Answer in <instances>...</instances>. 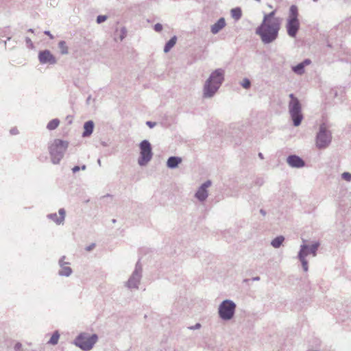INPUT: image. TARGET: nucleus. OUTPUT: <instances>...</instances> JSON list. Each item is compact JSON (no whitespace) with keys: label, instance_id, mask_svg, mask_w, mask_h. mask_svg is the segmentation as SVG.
<instances>
[{"label":"nucleus","instance_id":"a878e982","mask_svg":"<svg viewBox=\"0 0 351 351\" xmlns=\"http://www.w3.org/2000/svg\"><path fill=\"white\" fill-rule=\"evenodd\" d=\"M241 86L244 88L247 89V88H249L250 87L251 83H250V81L248 79L245 78V79L243 80V81L241 82Z\"/></svg>","mask_w":351,"mask_h":351},{"label":"nucleus","instance_id":"393cba45","mask_svg":"<svg viewBox=\"0 0 351 351\" xmlns=\"http://www.w3.org/2000/svg\"><path fill=\"white\" fill-rule=\"evenodd\" d=\"M211 32L215 34L219 32V20L217 21L211 27Z\"/></svg>","mask_w":351,"mask_h":351},{"label":"nucleus","instance_id":"f257e3e1","mask_svg":"<svg viewBox=\"0 0 351 351\" xmlns=\"http://www.w3.org/2000/svg\"><path fill=\"white\" fill-rule=\"evenodd\" d=\"M275 11L265 15L263 23L256 29V34L260 36L264 43L273 42L278 37L280 29L281 21L275 17Z\"/></svg>","mask_w":351,"mask_h":351},{"label":"nucleus","instance_id":"f704fd0d","mask_svg":"<svg viewBox=\"0 0 351 351\" xmlns=\"http://www.w3.org/2000/svg\"><path fill=\"white\" fill-rule=\"evenodd\" d=\"M146 124L150 128H154L156 125V123L148 121L146 122Z\"/></svg>","mask_w":351,"mask_h":351},{"label":"nucleus","instance_id":"aec40b11","mask_svg":"<svg viewBox=\"0 0 351 351\" xmlns=\"http://www.w3.org/2000/svg\"><path fill=\"white\" fill-rule=\"evenodd\" d=\"M285 241L283 236H278L271 241V245L274 248H279Z\"/></svg>","mask_w":351,"mask_h":351},{"label":"nucleus","instance_id":"6e6552de","mask_svg":"<svg viewBox=\"0 0 351 351\" xmlns=\"http://www.w3.org/2000/svg\"><path fill=\"white\" fill-rule=\"evenodd\" d=\"M291 101L289 105V113L295 126L299 125L302 120V114L301 113V106L298 99L294 97L293 94L289 95Z\"/></svg>","mask_w":351,"mask_h":351},{"label":"nucleus","instance_id":"dca6fc26","mask_svg":"<svg viewBox=\"0 0 351 351\" xmlns=\"http://www.w3.org/2000/svg\"><path fill=\"white\" fill-rule=\"evenodd\" d=\"M94 129V123L93 121H88L84 124L83 137H87L92 134Z\"/></svg>","mask_w":351,"mask_h":351},{"label":"nucleus","instance_id":"9d476101","mask_svg":"<svg viewBox=\"0 0 351 351\" xmlns=\"http://www.w3.org/2000/svg\"><path fill=\"white\" fill-rule=\"evenodd\" d=\"M237 305L231 300H225L221 302V319L231 320L235 314Z\"/></svg>","mask_w":351,"mask_h":351},{"label":"nucleus","instance_id":"c03bdc74","mask_svg":"<svg viewBox=\"0 0 351 351\" xmlns=\"http://www.w3.org/2000/svg\"><path fill=\"white\" fill-rule=\"evenodd\" d=\"M56 221V223H57L58 225H60L63 221H59V220H57V221Z\"/></svg>","mask_w":351,"mask_h":351},{"label":"nucleus","instance_id":"f03ea898","mask_svg":"<svg viewBox=\"0 0 351 351\" xmlns=\"http://www.w3.org/2000/svg\"><path fill=\"white\" fill-rule=\"evenodd\" d=\"M319 246L320 243L319 241H313L311 244H308L306 243V241L303 240V243L300 245L298 254V258L301 262L304 271H307L308 269V261L306 260L307 256L311 255L313 257H315Z\"/></svg>","mask_w":351,"mask_h":351},{"label":"nucleus","instance_id":"b1692460","mask_svg":"<svg viewBox=\"0 0 351 351\" xmlns=\"http://www.w3.org/2000/svg\"><path fill=\"white\" fill-rule=\"evenodd\" d=\"M292 69L295 73L301 75L304 73V64L300 63L298 65L293 66Z\"/></svg>","mask_w":351,"mask_h":351},{"label":"nucleus","instance_id":"ddd939ff","mask_svg":"<svg viewBox=\"0 0 351 351\" xmlns=\"http://www.w3.org/2000/svg\"><path fill=\"white\" fill-rule=\"evenodd\" d=\"M211 186V182L210 180H207L204 182L197 189V192L195 194V197L199 201L204 202L208 197V188Z\"/></svg>","mask_w":351,"mask_h":351},{"label":"nucleus","instance_id":"37998d69","mask_svg":"<svg viewBox=\"0 0 351 351\" xmlns=\"http://www.w3.org/2000/svg\"><path fill=\"white\" fill-rule=\"evenodd\" d=\"M252 280L253 281H259V280H260V277H259V276H255V277H253V278H252Z\"/></svg>","mask_w":351,"mask_h":351},{"label":"nucleus","instance_id":"7c9ffc66","mask_svg":"<svg viewBox=\"0 0 351 351\" xmlns=\"http://www.w3.org/2000/svg\"><path fill=\"white\" fill-rule=\"evenodd\" d=\"M121 35L120 36L121 40H122L127 34V30L125 27H122L121 29Z\"/></svg>","mask_w":351,"mask_h":351},{"label":"nucleus","instance_id":"4be33fe9","mask_svg":"<svg viewBox=\"0 0 351 351\" xmlns=\"http://www.w3.org/2000/svg\"><path fill=\"white\" fill-rule=\"evenodd\" d=\"M60 124V121L59 119H52L51 121H50L47 125V128L49 130H55L56 128H58V126Z\"/></svg>","mask_w":351,"mask_h":351},{"label":"nucleus","instance_id":"e433bc0d","mask_svg":"<svg viewBox=\"0 0 351 351\" xmlns=\"http://www.w3.org/2000/svg\"><path fill=\"white\" fill-rule=\"evenodd\" d=\"M25 41H26V43L27 44V45L31 46V47L33 46V43L29 38L27 37L25 38Z\"/></svg>","mask_w":351,"mask_h":351},{"label":"nucleus","instance_id":"49530a36","mask_svg":"<svg viewBox=\"0 0 351 351\" xmlns=\"http://www.w3.org/2000/svg\"><path fill=\"white\" fill-rule=\"evenodd\" d=\"M97 163L99 164V166H101V160L100 159L97 160Z\"/></svg>","mask_w":351,"mask_h":351},{"label":"nucleus","instance_id":"423d86ee","mask_svg":"<svg viewBox=\"0 0 351 351\" xmlns=\"http://www.w3.org/2000/svg\"><path fill=\"white\" fill-rule=\"evenodd\" d=\"M286 28L289 36L294 38L300 28L298 19V10L297 6L293 5L289 9V15L287 19Z\"/></svg>","mask_w":351,"mask_h":351},{"label":"nucleus","instance_id":"1a4fd4ad","mask_svg":"<svg viewBox=\"0 0 351 351\" xmlns=\"http://www.w3.org/2000/svg\"><path fill=\"white\" fill-rule=\"evenodd\" d=\"M143 268L139 261L135 265V269L130 276L125 286L129 289H138L142 278Z\"/></svg>","mask_w":351,"mask_h":351},{"label":"nucleus","instance_id":"8fccbe9b","mask_svg":"<svg viewBox=\"0 0 351 351\" xmlns=\"http://www.w3.org/2000/svg\"><path fill=\"white\" fill-rule=\"evenodd\" d=\"M90 101V97L87 99V101Z\"/></svg>","mask_w":351,"mask_h":351},{"label":"nucleus","instance_id":"4468645a","mask_svg":"<svg viewBox=\"0 0 351 351\" xmlns=\"http://www.w3.org/2000/svg\"><path fill=\"white\" fill-rule=\"evenodd\" d=\"M64 256H62L61 259L59 261V265L61 269L58 271V274L62 276H69L72 273V269L70 267L67 266L69 263L64 262L63 259Z\"/></svg>","mask_w":351,"mask_h":351},{"label":"nucleus","instance_id":"a18cd8bd","mask_svg":"<svg viewBox=\"0 0 351 351\" xmlns=\"http://www.w3.org/2000/svg\"><path fill=\"white\" fill-rule=\"evenodd\" d=\"M28 32H29L34 33V29H32V28H30V29H28Z\"/></svg>","mask_w":351,"mask_h":351},{"label":"nucleus","instance_id":"58836bf2","mask_svg":"<svg viewBox=\"0 0 351 351\" xmlns=\"http://www.w3.org/2000/svg\"><path fill=\"white\" fill-rule=\"evenodd\" d=\"M21 347H22L21 343H17L15 345V346H14V349H15L16 351H17V350H20L21 348Z\"/></svg>","mask_w":351,"mask_h":351},{"label":"nucleus","instance_id":"0eeeda50","mask_svg":"<svg viewBox=\"0 0 351 351\" xmlns=\"http://www.w3.org/2000/svg\"><path fill=\"white\" fill-rule=\"evenodd\" d=\"M140 156L138 159V164L141 166H145L152 160L153 152L152 145L147 140H143L140 143Z\"/></svg>","mask_w":351,"mask_h":351},{"label":"nucleus","instance_id":"2f4dec72","mask_svg":"<svg viewBox=\"0 0 351 351\" xmlns=\"http://www.w3.org/2000/svg\"><path fill=\"white\" fill-rule=\"evenodd\" d=\"M59 215L60 216V219H64L65 218V210L64 208H60L59 210Z\"/></svg>","mask_w":351,"mask_h":351},{"label":"nucleus","instance_id":"ea45409f","mask_svg":"<svg viewBox=\"0 0 351 351\" xmlns=\"http://www.w3.org/2000/svg\"><path fill=\"white\" fill-rule=\"evenodd\" d=\"M94 247H95V244H94V243H93V244H91V245H90L87 246V247H86V251H88V252H89V251L92 250L94 248Z\"/></svg>","mask_w":351,"mask_h":351},{"label":"nucleus","instance_id":"bb28decb","mask_svg":"<svg viewBox=\"0 0 351 351\" xmlns=\"http://www.w3.org/2000/svg\"><path fill=\"white\" fill-rule=\"evenodd\" d=\"M86 169V166L85 165H83L81 167H80L79 166H75L74 167L72 168V171L73 173L79 171L80 169L82 170H85Z\"/></svg>","mask_w":351,"mask_h":351},{"label":"nucleus","instance_id":"f3484780","mask_svg":"<svg viewBox=\"0 0 351 351\" xmlns=\"http://www.w3.org/2000/svg\"><path fill=\"white\" fill-rule=\"evenodd\" d=\"M182 162V158L178 156H171L167 161V166L170 169L176 168Z\"/></svg>","mask_w":351,"mask_h":351},{"label":"nucleus","instance_id":"c756f323","mask_svg":"<svg viewBox=\"0 0 351 351\" xmlns=\"http://www.w3.org/2000/svg\"><path fill=\"white\" fill-rule=\"evenodd\" d=\"M342 178L346 181H350L351 180V174L345 172L342 174Z\"/></svg>","mask_w":351,"mask_h":351},{"label":"nucleus","instance_id":"7ed1b4c3","mask_svg":"<svg viewBox=\"0 0 351 351\" xmlns=\"http://www.w3.org/2000/svg\"><path fill=\"white\" fill-rule=\"evenodd\" d=\"M69 143L60 139H56L49 146V153L53 164H58L64 156Z\"/></svg>","mask_w":351,"mask_h":351},{"label":"nucleus","instance_id":"4c0bfd02","mask_svg":"<svg viewBox=\"0 0 351 351\" xmlns=\"http://www.w3.org/2000/svg\"><path fill=\"white\" fill-rule=\"evenodd\" d=\"M301 63L304 64V66H305L309 65L311 63V61L309 59H306Z\"/></svg>","mask_w":351,"mask_h":351},{"label":"nucleus","instance_id":"a211bd4d","mask_svg":"<svg viewBox=\"0 0 351 351\" xmlns=\"http://www.w3.org/2000/svg\"><path fill=\"white\" fill-rule=\"evenodd\" d=\"M177 41V37L173 36L165 45L164 52L168 53L176 45Z\"/></svg>","mask_w":351,"mask_h":351},{"label":"nucleus","instance_id":"473e14b6","mask_svg":"<svg viewBox=\"0 0 351 351\" xmlns=\"http://www.w3.org/2000/svg\"><path fill=\"white\" fill-rule=\"evenodd\" d=\"M47 218L49 219H58V216L56 213H51L47 215Z\"/></svg>","mask_w":351,"mask_h":351},{"label":"nucleus","instance_id":"39448f33","mask_svg":"<svg viewBox=\"0 0 351 351\" xmlns=\"http://www.w3.org/2000/svg\"><path fill=\"white\" fill-rule=\"evenodd\" d=\"M96 334L90 335L86 332L80 333L74 340V344L84 351L90 350L97 341Z\"/></svg>","mask_w":351,"mask_h":351},{"label":"nucleus","instance_id":"c85d7f7f","mask_svg":"<svg viewBox=\"0 0 351 351\" xmlns=\"http://www.w3.org/2000/svg\"><path fill=\"white\" fill-rule=\"evenodd\" d=\"M162 24L160 23H156L154 26V29L156 32H160L162 30Z\"/></svg>","mask_w":351,"mask_h":351},{"label":"nucleus","instance_id":"20e7f679","mask_svg":"<svg viewBox=\"0 0 351 351\" xmlns=\"http://www.w3.org/2000/svg\"><path fill=\"white\" fill-rule=\"evenodd\" d=\"M219 88V69H215L206 81L204 86L203 97H212Z\"/></svg>","mask_w":351,"mask_h":351},{"label":"nucleus","instance_id":"79ce46f5","mask_svg":"<svg viewBox=\"0 0 351 351\" xmlns=\"http://www.w3.org/2000/svg\"><path fill=\"white\" fill-rule=\"evenodd\" d=\"M44 34L47 35V36H49L50 37V38H53L52 34L50 33L49 31H45Z\"/></svg>","mask_w":351,"mask_h":351},{"label":"nucleus","instance_id":"6ab92c4d","mask_svg":"<svg viewBox=\"0 0 351 351\" xmlns=\"http://www.w3.org/2000/svg\"><path fill=\"white\" fill-rule=\"evenodd\" d=\"M230 14L232 18L234 21H238L242 16V10L240 8H234L230 10Z\"/></svg>","mask_w":351,"mask_h":351},{"label":"nucleus","instance_id":"412c9836","mask_svg":"<svg viewBox=\"0 0 351 351\" xmlns=\"http://www.w3.org/2000/svg\"><path fill=\"white\" fill-rule=\"evenodd\" d=\"M60 338V334L58 330L55 331L50 339L48 341L47 343L51 345H56L58 343V340Z\"/></svg>","mask_w":351,"mask_h":351},{"label":"nucleus","instance_id":"c9c22d12","mask_svg":"<svg viewBox=\"0 0 351 351\" xmlns=\"http://www.w3.org/2000/svg\"><path fill=\"white\" fill-rule=\"evenodd\" d=\"M10 132L11 134L15 135V134H17L19 133V131H18L17 128H12L10 130Z\"/></svg>","mask_w":351,"mask_h":351},{"label":"nucleus","instance_id":"cd10ccee","mask_svg":"<svg viewBox=\"0 0 351 351\" xmlns=\"http://www.w3.org/2000/svg\"><path fill=\"white\" fill-rule=\"evenodd\" d=\"M107 19V16L106 15H99L97 17V23L100 24L104 22Z\"/></svg>","mask_w":351,"mask_h":351},{"label":"nucleus","instance_id":"2eb2a0df","mask_svg":"<svg viewBox=\"0 0 351 351\" xmlns=\"http://www.w3.org/2000/svg\"><path fill=\"white\" fill-rule=\"evenodd\" d=\"M288 164L292 167H302L304 166V162L299 156L295 155L290 156L287 158Z\"/></svg>","mask_w":351,"mask_h":351},{"label":"nucleus","instance_id":"9b49d317","mask_svg":"<svg viewBox=\"0 0 351 351\" xmlns=\"http://www.w3.org/2000/svg\"><path fill=\"white\" fill-rule=\"evenodd\" d=\"M38 58L40 63L42 64H55L57 63L56 57L48 49L40 51Z\"/></svg>","mask_w":351,"mask_h":351},{"label":"nucleus","instance_id":"a19ab883","mask_svg":"<svg viewBox=\"0 0 351 351\" xmlns=\"http://www.w3.org/2000/svg\"><path fill=\"white\" fill-rule=\"evenodd\" d=\"M226 26L225 19L223 18H221V29Z\"/></svg>","mask_w":351,"mask_h":351},{"label":"nucleus","instance_id":"f8f14e48","mask_svg":"<svg viewBox=\"0 0 351 351\" xmlns=\"http://www.w3.org/2000/svg\"><path fill=\"white\" fill-rule=\"evenodd\" d=\"M330 135L328 132L322 128L317 136L316 144L319 148H324L327 147L330 142Z\"/></svg>","mask_w":351,"mask_h":351},{"label":"nucleus","instance_id":"72a5a7b5","mask_svg":"<svg viewBox=\"0 0 351 351\" xmlns=\"http://www.w3.org/2000/svg\"><path fill=\"white\" fill-rule=\"evenodd\" d=\"M200 328H201V324L199 323H197L195 325L191 326L189 328L191 330H196V329H199Z\"/></svg>","mask_w":351,"mask_h":351},{"label":"nucleus","instance_id":"5701e85b","mask_svg":"<svg viewBox=\"0 0 351 351\" xmlns=\"http://www.w3.org/2000/svg\"><path fill=\"white\" fill-rule=\"evenodd\" d=\"M58 47L60 50L61 54L66 55L69 53L68 47L66 46V43L65 41H60L58 43Z\"/></svg>","mask_w":351,"mask_h":351},{"label":"nucleus","instance_id":"de8ad7c7","mask_svg":"<svg viewBox=\"0 0 351 351\" xmlns=\"http://www.w3.org/2000/svg\"><path fill=\"white\" fill-rule=\"evenodd\" d=\"M258 156L261 158H263V154L261 153H259Z\"/></svg>","mask_w":351,"mask_h":351},{"label":"nucleus","instance_id":"09e8293b","mask_svg":"<svg viewBox=\"0 0 351 351\" xmlns=\"http://www.w3.org/2000/svg\"><path fill=\"white\" fill-rule=\"evenodd\" d=\"M219 310H220V308L219 306L218 307V313H219Z\"/></svg>","mask_w":351,"mask_h":351}]
</instances>
